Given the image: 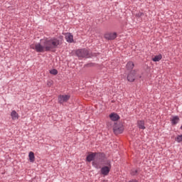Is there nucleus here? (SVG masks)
<instances>
[{
	"instance_id": "obj_6",
	"label": "nucleus",
	"mask_w": 182,
	"mask_h": 182,
	"mask_svg": "<svg viewBox=\"0 0 182 182\" xmlns=\"http://www.w3.org/2000/svg\"><path fill=\"white\" fill-rule=\"evenodd\" d=\"M104 38L107 41H114V39L117 38V33H107L105 34Z\"/></svg>"
},
{
	"instance_id": "obj_1",
	"label": "nucleus",
	"mask_w": 182,
	"mask_h": 182,
	"mask_svg": "<svg viewBox=\"0 0 182 182\" xmlns=\"http://www.w3.org/2000/svg\"><path fill=\"white\" fill-rule=\"evenodd\" d=\"M63 43V36H59L58 38L52 37L46 39L42 43H36L35 47L32 48L38 53H43V52H50L53 49H58Z\"/></svg>"
},
{
	"instance_id": "obj_16",
	"label": "nucleus",
	"mask_w": 182,
	"mask_h": 182,
	"mask_svg": "<svg viewBox=\"0 0 182 182\" xmlns=\"http://www.w3.org/2000/svg\"><path fill=\"white\" fill-rule=\"evenodd\" d=\"M28 157L31 163H33L35 161V154L32 151H30L28 154Z\"/></svg>"
},
{
	"instance_id": "obj_14",
	"label": "nucleus",
	"mask_w": 182,
	"mask_h": 182,
	"mask_svg": "<svg viewBox=\"0 0 182 182\" xmlns=\"http://www.w3.org/2000/svg\"><path fill=\"white\" fill-rule=\"evenodd\" d=\"M137 126L139 129H141V130H144L146 129V127L144 126V122L143 120L138 121Z\"/></svg>"
},
{
	"instance_id": "obj_19",
	"label": "nucleus",
	"mask_w": 182,
	"mask_h": 182,
	"mask_svg": "<svg viewBox=\"0 0 182 182\" xmlns=\"http://www.w3.org/2000/svg\"><path fill=\"white\" fill-rule=\"evenodd\" d=\"M135 16L136 18H141L142 16H144V13L143 12H138L135 14Z\"/></svg>"
},
{
	"instance_id": "obj_18",
	"label": "nucleus",
	"mask_w": 182,
	"mask_h": 182,
	"mask_svg": "<svg viewBox=\"0 0 182 182\" xmlns=\"http://www.w3.org/2000/svg\"><path fill=\"white\" fill-rule=\"evenodd\" d=\"M176 141H177V143H181L182 141V134L181 135H178L176 136V138L175 139Z\"/></svg>"
},
{
	"instance_id": "obj_23",
	"label": "nucleus",
	"mask_w": 182,
	"mask_h": 182,
	"mask_svg": "<svg viewBox=\"0 0 182 182\" xmlns=\"http://www.w3.org/2000/svg\"><path fill=\"white\" fill-rule=\"evenodd\" d=\"M141 76H139V78L141 79Z\"/></svg>"
},
{
	"instance_id": "obj_7",
	"label": "nucleus",
	"mask_w": 182,
	"mask_h": 182,
	"mask_svg": "<svg viewBox=\"0 0 182 182\" xmlns=\"http://www.w3.org/2000/svg\"><path fill=\"white\" fill-rule=\"evenodd\" d=\"M69 99H70V96L68 95H60L58 98V103H60V105H62V103H66V102H68Z\"/></svg>"
},
{
	"instance_id": "obj_22",
	"label": "nucleus",
	"mask_w": 182,
	"mask_h": 182,
	"mask_svg": "<svg viewBox=\"0 0 182 182\" xmlns=\"http://www.w3.org/2000/svg\"><path fill=\"white\" fill-rule=\"evenodd\" d=\"M52 81H48L47 82V86H48L49 87H50V86H52Z\"/></svg>"
},
{
	"instance_id": "obj_9",
	"label": "nucleus",
	"mask_w": 182,
	"mask_h": 182,
	"mask_svg": "<svg viewBox=\"0 0 182 182\" xmlns=\"http://www.w3.org/2000/svg\"><path fill=\"white\" fill-rule=\"evenodd\" d=\"M65 41L68 42V43H73V35H72L70 33H66Z\"/></svg>"
},
{
	"instance_id": "obj_4",
	"label": "nucleus",
	"mask_w": 182,
	"mask_h": 182,
	"mask_svg": "<svg viewBox=\"0 0 182 182\" xmlns=\"http://www.w3.org/2000/svg\"><path fill=\"white\" fill-rule=\"evenodd\" d=\"M104 162L105 166L101 168V174L104 176H109V173H110V170H112V161L110 160L102 161Z\"/></svg>"
},
{
	"instance_id": "obj_10",
	"label": "nucleus",
	"mask_w": 182,
	"mask_h": 182,
	"mask_svg": "<svg viewBox=\"0 0 182 182\" xmlns=\"http://www.w3.org/2000/svg\"><path fill=\"white\" fill-rule=\"evenodd\" d=\"M109 117H110L111 120H112V122H117V120H119V119H120V116H119V114H117L116 113H112L109 115Z\"/></svg>"
},
{
	"instance_id": "obj_20",
	"label": "nucleus",
	"mask_w": 182,
	"mask_h": 182,
	"mask_svg": "<svg viewBox=\"0 0 182 182\" xmlns=\"http://www.w3.org/2000/svg\"><path fill=\"white\" fill-rule=\"evenodd\" d=\"M50 75H58V70L52 69L50 70Z\"/></svg>"
},
{
	"instance_id": "obj_13",
	"label": "nucleus",
	"mask_w": 182,
	"mask_h": 182,
	"mask_svg": "<svg viewBox=\"0 0 182 182\" xmlns=\"http://www.w3.org/2000/svg\"><path fill=\"white\" fill-rule=\"evenodd\" d=\"M141 170L139 168H132L131 169L130 171V174L131 176H139V173H140Z\"/></svg>"
},
{
	"instance_id": "obj_21",
	"label": "nucleus",
	"mask_w": 182,
	"mask_h": 182,
	"mask_svg": "<svg viewBox=\"0 0 182 182\" xmlns=\"http://www.w3.org/2000/svg\"><path fill=\"white\" fill-rule=\"evenodd\" d=\"M92 165L93 166V167H95V168H99V165H97V163L93 161L92 163Z\"/></svg>"
},
{
	"instance_id": "obj_3",
	"label": "nucleus",
	"mask_w": 182,
	"mask_h": 182,
	"mask_svg": "<svg viewBox=\"0 0 182 182\" xmlns=\"http://www.w3.org/2000/svg\"><path fill=\"white\" fill-rule=\"evenodd\" d=\"M96 156L102 161L106 157V155L105 154V153L102 152H92L87 156L86 161H88V163H90V161H93V160H95Z\"/></svg>"
},
{
	"instance_id": "obj_15",
	"label": "nucleus",
	"mask_w": 182,
	"mask_h": 182,
	"mask_svg": "<svg viewBox=\"0 0 182 182\" xmlns=\"http://www.w3.org/2000/svg\"><path fill=\"white\" fill-rule=\"evenodd\" d=\"M133 68H134V63L132 61H129L126 65V68L127 70H132Z\"/></svg>"
},
{
	"instance_id": "obj_17",
	"label": "nucleus",
	"mask_w": 182,
	"mask_h": 182,
	"mask_svg": "<svg viewBox=\"0 0 182 182\" xmlns=\"http://www.w3.org/2000/svg\"><path fill=\"white\" fill-rule=\"evenodd\" d=\"M163 56L161 55H156L154 58H152L154 62H160Z\"/></svg>"
},
{
	"instance_id": "obj_11",
	"label": "nucleus",
	"mask_w": 182,
	"mask_h": 182,
	"mask_svg": "<svg viewBox=\"0 0 182 182\" xmlns=\"http://www.w3.org/2000/svg\"><path fill=\"white\" fill-rule=\"evenodd\" d=\"M11 117L13 120H18L19 119V114H18V112H16V111L13 110L11 112Z\"/></svg>"
},
{
	"instance_id": "obj_8",
	"label": "nucleus",
	"mask_w": 182,
	"mask_h": 182,
	"mask_svg": "<svg viewBox=\"0 0 182 182\" xmlns=\"http://www.w3.org/2000/svg\"><path fill=\"white\" fill-rule=\"evenodd\" d=\"M136 80V70L131 71L127 76L128 82H133Z\"/></svg>"
},
{
	"instance_id": "obj_12",
	"label": "nucleus",
	"mask_w": 182,
	"mask_h": 182,
	"mask_svg": "<svg viewBox=\"0 0 182 182\" xmlns=\"http://www.w3.org/2000/svg\"><path fill=\"white\" fill-rule=\"evenodd\" d=\"M180 122V117L178 116H173L171 120V124L173 126H176Z\"/></svg>"
},
{
	"instance_id": "obj_5",
	"label": "nucleus",
	"mask_w": 182,
	"mask_h": 182,
	"mask_svg": "<svg viewBox=\"0 0 182 182\" xmlns=\"http://www.w3.org/2000/svg\"><path fill=\"white\" fill-rule=\"evenodd\" d=\"M123 130L124 128L123 127V124L120 123H115L113 127V132L114 134H122L123 133Z\"/></svg>"
},
{
	"instance_id": "obj_2",
	"label": "nucleus",
	"mask_w": 182,
	"mask_h": 182,
	"mask_svg": "<svg viewBox=\"0 0 182 182\" xmlns=\"http://www.w3.org/2000/svg\"><path fill=\"white\" fill-rule=\"evenodd\" d=\"M76 55L79 59H83L86 58L88 59L89 58H92L93 56V54L90 53L87 49L86 48H82L77 50L75 52Z\"/></svg>"
}]
</instances>
